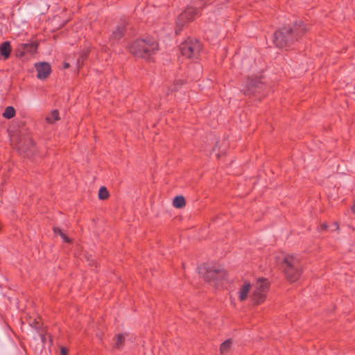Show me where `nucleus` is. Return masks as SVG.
Returning a JSON list of instances; mask_svg holds the SVG:
<instances>
[{
    "label": "nucleus",
    "instance_id": "13",
    "mask_svg": "<svg viewBox=\"0 0 355 355\" xmlns=\"http://www.w3.org/2000/svg\"><path fill=\"white\" fill-rule=\"evenodd\" d=\"M123 28L122 26H117L116 29L112 32L110 40L112 42L119 41L123 35Z\"/></svg>",
    "mask_w": 355,
    "mask_h": 355
},
{
    "label": "nucleus",
    "instance_id": "29",
    "mask_svg": "<svg viewBox=\"0 0 355 355\" xmlns=\"http://www.w3.org/2000/svg\"><path fill=\"white\" fill-rule=\"evenodd\" d=\"M178 27H179V29H178V31H180V29H181V27H182V26H179Z\"/></svg>",
    "mask_w": 355,
    "mask_h": 355
},
{
    "label": "nucleus",
    "instance_id": "28",
    "mask_svg": "<svg viewBox=\"0 0 355 355\" xmlns=\"http://www.w3.org/2000/svg\"><path fill=\"white\" fill-rule=\"evenodd\" d=\"M178 27H179V29H178V31H180V29H181V27H182V26H179Z\"/></svg>",
    "mask_w": 355,
    "mask_h": 355
},
{
    "label": "nucleus",
    "instance_id": "18",
    "mask_svg": "<svg viewBox=\"0 0 355 355\" xmlns=\"http://www.w3.org/2000/svg\"><path fill=\"white\" fill-rule=\"evenodd\" d=\"M125 340V336L123 334H119L116 338L115 343H114V347L115 348H120L121 347L122 343Z\"/></svg>",
    "mask_w": 355,
    "mask_h": 355
},
{
    "label": "nucleus",
    "instance_id": "25",
    "mask_svg": "<svg viewBox=\"0 0 355 355\" xmlns=\"http://www.w3.org/2000/svg\"><path fill=\"white\" fill-rule=\"evenodd\" d=\"M327 227V225L326 224H323L321 226V229L322 230H325Z\"/></svg>",
    "mask_w": 355,
    "mask_h": 355
},
{
    "label": "nucleus",
    "instance_id": "7",
    "mask_svg": "<svg viewBox=\"0 0 355 355\" xmlns=\"http://www.w3.org/2000/svg\"><path fill=\"white\" fill-rule=\"evenodd\" d=\"M197 10L192 7L188 6L178 17L177 19V26H183L184 24L189 21L197 15Z\"/></svg>",
    "mask_w": 355,
    "mask_h": 355
},
{
    "label": "nucleus",
    "instance_id": "6",
    "mask_svg": "<svg viewBox=\"0 0 355 355\" xmlns=\"http://www.w3.org/2000/svg\"><path fill=\"white\" fill-rule=\"evenodd\" d=\"M201 50V44L197 40H188L182 43L180 46V51L182 55L188 58H197Z\"/></svg>",
    "mask_w": 355,
    "mask_h": 355
},
{
    "label": "nucleus",
    "instance_id": "2",
    "mask_svg": "<svg viewBox=\"0 0 355 355\" xmlns=\"http://www.w3.org/2000/svg\"><path fill=\"white\" fill-rule=\"evenodd\" d=\"M277 263H281L284 268L285 275L288 281L294 282L297 281L301 275V265L299 259L296 256L281 254L277 257Z\"/></svg>",
    "mask_w": 355,
    "mask_h": 355
},
{
    "label": "nucleus",
    "instance_id": "21",
    "mask_svg": "<svg viewBox=\"0 0 355 355\" xmlns=\"http://www.w3.org/2000/svg\"><path fill=\"white\" fill-rule=\"evenodd\" d=\"M60 354H61V355H67V349L64 347H62L60 349Z\"/></svg>",
    "mask_w": 355,
    "mask_h": 355
},
{
    "label": "nucleus",
    "instance_id": "14",
    "mask_svg": "<svg viewBox=\"0 0 355 355\" xmlns=\"http://www.w3.org/2000/svg\"><path fill=\"white\" fill-rule=\"evenodd\" d=\"M59 114L57 110H53L46 116V121L48 123H53L55 121L59 120Z\"/></svg>",
    "mask_w": 355,
    "mask_h": 355
},
{
    "label": "nucleus",
    "instance_id": "26",
    "mask_svg": "<svg viewBox=\"0 0 355 355\" xmlns=\"http://www.w3.org/2000/svg\"><path fill=\"white\" fill-rule=\"evenodd\" d=\"M69 67V64H68V63H67V62L64 64V68L67 69V68H68Z\"/></svg>",
    "mask_w": 355,
    "mask_h": 355
},
{
    "label": "nucleus",
    "instance_id": "27",
    "mask_svg": "<svg viewBox=\"0 0 355 355\" xmlns=\"http://www.w3.org/2000/svg\"><path fill=\"white\" fill-rule=\"evenodd\" d=\"M352 209V211L355 214V202H354V205H353Z\"/></svg>",
    "mask_w": 355,
    "mask_h": 355
},
{
    "label": "nucleus",
    "instance_id": "22",
    "mask_svg": "<svg viewBox=\"0 0 355 355\" xmlns=\"http://www.w3.org/2000/svg\"><path fill=\"white\" fill-rule=\"evenodd\" d=\"M80 59H83V55H80V58H79L78 59V60H77V66H78V67H79L80 66V64H81L83 63V61L82 60V61H81V64H80Z\"/></svg>",
    "mask_w": 355,
    "mask_h": 355
},
{
    "label": "nucleus",
    "instance_id": "15",
    "mask_svg": "<svg viewBox=\"0 0 355 355\" xmlns=\"http://www.w3.org/2000/svg\"><path fill=\"white\" fill-rule=\"evenodd\" d=\"M173 205L176 208H182L185 205V200L183 196H176L173 201Z\"/></svg>",
    "mask_w": 355,
    "mask_h": 355
},
{
    "label": "nucleus",
    "instance_id": "20",
    "mask_svg": "<svg viewBox=\"0 0 355 355\" xmlns=\"http://www.w3.org/2000/svg\"><path fill=\"white\" fill-rule=\"evenodd\" d=\"M53 231L55 234H59L62 238L64 241H70L69 239L66 236V235L61 231V230L59 227H54Z\"/></svg>",
    "mask_w": 355,
    "mask_h": 355
},
{
    "label": "nucleus",
    "instance_id": "17",
    "mask_svg": "<svg viewBox=\"0 0 355 355\" xmlns=\"http://www.w3.org/2000/svg\"><path fill=\"white\" fill-rule=\"evenodd\" d=\"M230 345H231V341L229 340L223 342L221 344L220 347V352L222 354H225V352H227L230 347Z\"/></svg>",
    "mask_w": 355,
    "mask_h": 355
},
{
    "label": "nucleus",
    "instance_id": "12",
    "mask_svg": "<svg viewBox=\"0 0 355 355\" xmlns=\"http://www.w3.org/2000/svg\"><path fill=\"white\" fill-rule=\"evenodd\" d=\"M252 290L251 284L248 282H244L243 285L241 287L239 291V298L241 301H244L247 299L250 291Z\"/></svg>",
    "mask_w": 355,
    "mask_h": 355
},
{
    "label": "nucleus",
    "instance_id": "1",
    "mask_svg": "<svg viewBox=\"0 0 355 355\" xmlns=\"http://www.w3.org/2000/svg\"><path fill=\"white\" fill-rule=\"evenodd\" d=\"M306 31L302 21L296 22L292 27H284L274 34V44L278 48L288 46L297 40Z\"/></svg>",
    "mask_w": 355,
    "mask_h": 355
},
{
    "label": "nucleus",
    "instance_id": "4",
    "mask_svg": "<svg viewBox=\"0 0 355 355\" xmlns=\"http://www.w3.org/2000/svg\"><path fill=\"white\" fill-rule=\"evenodd\" d=\"M269 284L267 279L261 277L257 279L251 286L252 293L250 298L254 304H259L266 300L267 293L269 290Z\"/></svg>",
    "mask_w": 355,
    "mask_h": 355
},
{
    "label": "nucleus",
    "instance_id": "19",
    "mask_svg": "<svg viewBox=\"0 0 355 355\" xmlns=\"http://www.w3.org/2000/svg\"><path fill=\"white\" fill-rule=\"evenodd\" d=\"M108 191L105 187H101L98 191V197L100 199L105 200L108 197Z\"/></svg>",
    "mask_w": 355,
    "mask_h": 355
},
{
    "label": "nucleus",
    "instance_id": "9",
    "mask_svg": "<svg viewBox=\"0 0 355 355\" xmlns=\"http://www.w3.org/2000/svg\"><path fill=\"white\" fill-rule=\"evenodd\" d=\"M37 49V45L34 42L21 43L19 44L17 52L19 57L24 56L26 53L33 54Z\"/></svg>",
    "mask_w": 355,
    "mask_h": 355
},
{
    "label": "nucleus",
    "instance_id": "8",
    "mask_svg": "<svg viewBox=\"0 0 355 355\" xmlns=\"http://www.w3.org/2000/svg\"><path fill=\"white\" fill-rule=\"evenodd\" d=\"M261 85V83L258 78H249L245 85L244 94L250 96L259 92Z\"/></svg>",
    "mask_w": 355,
    "mask_h": 355
},
{
    "label": "nucleus",
    "instance_id": "10",
    "mask_svg": "<svg viewBox=\"0 0 355 355\" xmlns=\"http://www.w3.org/2000/svg\"><path fill=\"white\" fill-rule=\"evenodd\" d=\"M35 68L37 71V77L39 79L46 78L51 73V66L47 62L37 63Z\"/></svg>",
    "mask_w": 355,
    "mask_h": 355
},
{
    "label": "nucleus",
    "instance_id": "5",
    "mask_svg": "<svg viewBox=\"0 0 355 355\" xmlns=\"http://www.w3.org/2000/svg\"><path fill=\"white\" fill-rule=\"evenodd\" d=\"M198 270V273L206 281L213 283L217 287L222 284V281L225 279L226 276V272L223 269L209 268L206 265L200 266Z\"/></svg>",
    "mask_w": 355,
    "mask_h": 355
},
{
    "label": "nucleus",
    "instance_id": "11",
    "mask_svg": "<svg viewBox=\"0 0 355 355\" xmlns=\"http://www.w3.org/2000/svg\"><path fill=\"white\" fill-rule=\"evenodd\" d=\"M12 48L10 42L6 41L0 44V59L7 60L10 55Z\"/></svg>",
    "mask_w": 355,
    "mask_h": 355
},
{
    "label": "nucleus",
    "instance_id": "24",
    "mask_svg": "<svg viewBox=\"0 0 355 355\" xmlns=\"http://www.w3.org/2000/svg\"><path fill=\"white\" fill-rule=\"evenodd\" d=\"M196 69H197V70H198V71L199 73H200V72L201 71V70H202V67H201V66H200V64H196Z\"/></svg>",
    "mask_w": 355,
    "mask_h": 355
},
{
    "label": "nucleus",
    "instance_id": "3",
    "mask_svg": "<svg viewBox=\"0 0 355 355\" xmlns=\"http://www.w3.org/2000/svg\"><path fill=\"white\" fill-rule=\"evenodd\" d=\"M158 49L157 43L153 38L138 40L130 46V51L136 57L150 60Z\"/></svg>",
    "mask_w": 355,
    "mask_h": 355
},
{
    "label": "nucleus",
    "instance_id": "16",
    "mask_svg": "<svg viewBox=\"0 0 355 355\" xmlns=\"http://www.w3.org/2000/svg\"><path fill=\"white\" fill-rule=\"evenodd\" d=\"M15 114V110L13 107L12 106H8L3 113V116L6 119H10L12 118Z\"/></svg>",
    "mask_w": 355,
    "mask_h": 355
},
{
    "label": "nucleus",
    "instance_id": "23",
    "mask_svg": "<svg viewBox=\"0 0 355 355\" xmlns=\"http://www.w3.org/2000/svg\"><path fill=\"white\" fill-rule=\"evenodd\" d=\"M338 225L337 223H334L333 226H332V228H331V230H338Z\"/></svg>",
    "mask_w": 355,
    "mask_h": 355
}]
</instances>
